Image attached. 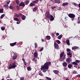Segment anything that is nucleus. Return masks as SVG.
<instances>
[{
	"instance_id": "nucleus-38",
	"label": "nucleus",
	"mask_w": 80,
	"mask_h": 80,
	"mask_svg": "<svg viewBox=\"0 0 80 80\" xmlns=\"http://www.w3.org/2000/svg\"><path fill=\"white\" fill-rule=\"evenodd\" d=\"M37 10V7H35L33 8V10Z\"/></svg>"
},
{
	"instance_id": "nucleus-9",
	"label": "nucleus",
	"mask_w": 80,
	"mask_h": 80,
	"mask_svg": "<svg viewBox=\"0 0 80 80\" xmlns=\"http://www.w3.org/2000/svg\"><path fill=\"white\" fill-rule=\"evenodd\" d=\"M54 46L55 48L56 49H59V48L58 47V45L56 43V42H54Z\"/></svg>"
},
{
	"instance_id": "nucleus-6",
	"label": "nucleus",
	"mask_w": 80,
	"mask_h": 80,
	"mask_svg": "<svg viewBox=\"0 0 80 80\" xmlns=\"http://www.w3.org/2000/svg\"><path fill=\"white\" fill-rule=\"evenodd\" d=\"M80 62V60H76L75 61V62H72L73 65H78V63Z\"/></svg>"
},
{
	"instance_id": "nucleus-63",
	"label": "nucleus",
	"mask_w": 80,
	"mask_h": 80,
	"mask_svg": "<svg viewBox=\"0 0 80 80\" xmlns=\"http://www.w3.org/2000/svg\"><path fill=\"white\" fill-rule=\"evenodd\" d=\"M10 78V77L9 76V75H8V77H7V78Z\"/></svg>"
},
{
	"instance_id": "nucleus-49",
	"label": "nucleus",
	"mask_w": 80,
	"mask_h": 80,
	"mask_svg": "<svg viewBox=\"0 0 80 80\" xmlns=\"http://www.w3.org/2000/svg\"><path fill=\"white\" fill-rule=\"evenodd\" d=\"M18 15H19V16H22V14L21 13H19L18 14Z\"/></svg>"
},
{
	"instance_id": "nucleus-12",
	"label": "nucleus",
	"mask_w": 80,
	"mask_h": 80,
	"mask_svg": "<svg viewBox=\"0 0 80 80\" xmlns=\"http://www.w3.org/2000/svg\"><path fill=\"white\" fill-rule=\"evenodd\" d=\"M62 65L64 67H66L67 66V63L66 62H63L62 63Z\"/></svg>"
},
{
	"instance_id": "nucleus-45",
	"label": "nucleus",
	"mask_w": 80,
	"mask_h": 80,
	"mask_svg": "<svg viewBox=\"0 0 80 80\" xmlns=\"http://www.w3.org/2000/svg\"><path fill=\"white\" fill-rule=\"evenodd\" d=\"M51 36H52V37H53V38H54V34L53 33H52L51 34Z\"/></svg>"
},
{
	"instance_id": "nucleus-34",
	"label": "nucleus",
	"mask_w": 80,
	"mask_h": 80,
	"mask_svg": "<svg viewBox=\"0 0 80 80\" xmlns=\"http://www.w3.org/2000/svg\"><path fill=\"white\" fill-rule=\"evenodd\" d=\"M5 27H2L1 28V29L2 30V31L5 30Z\"/></svg>"
},
{
	"instance_id": "nucleus-36",
	"label": "nucleus",
	"mask_w": 80,
	"mask_h": 80,
	"mask_svg": "<svg viewBox=\"0 0 80 80\" xmlns=\"http://www.w3.org/2000/svg\"><path fill=\"white\" fill-rule=\"evenodd\" d=\"M9 8L10 9H13V6H10Z\"/></svg>"
},
{
	"instance_id": "nucleus-43",
	"label": "nucleus",
	"mask_w": 80,
	"mask_h": 80,
	"mask_svg": "<svg viewBox=\"0 0 80 80\" xmlns=\"http://www.w3.org/2000/svg\"><path fill=\"white\" fill-rule=\"evenodd\" d=\"M67 52H71V50L70 49H68L67 50Z\"/></svg>"
},
{
	"instance_id": "nucleus-33",
	"label": "nucleus",
	"mask_w": 80,
	"mask_h": 80,
	"mask_svg": "<svg viewBox=\"0 0 80 80\" xmlns=\"http://www.w3.org/2000/svg\"><path fill=\"white\" fill-rule=\"evenodd\" d=\"M39 75H40V76H42V77H43V75L42 74V72H40L39 73Z\"/></svg>"
},
{
	"instance_id": "nucleus-8",
	"label": "nucleus",
	"mask_w": 80,
	"mask_h": 80,
	"mask_svg": "<svg viewBox=\"0 0 80 80\" xmlns=\"http://www.w3.org/2000/svg\"><path fill=\"white\" fill-rule=\"evenodd\" d=\"M19 7H21L22 6V7H24L25 6V3L23 2H21L19 4Z\"/></svg>"
},
{
	"instance_id": "nucleus-41",
	"label": "nucleus",
	"mask_w": 80,
	"mask_h": 80,
	"mask_svg": "<svg viewBox=\"0 0 80 80\" xmlns=\"http://www.w3.org/2000/svg\"><path fill=\"white\" fill-rule=\"evenodd\" d=\"M16 8L17 9V10H19L20 9V8L19 6H17Z\"/></svg>"
},
{
	"instance_id": "nucleus-23",
	"label": "nucleus",
	"mask_w": 80,
	"mask_h": 80,
	"mask_svg": "<svg viewBox=\"0 0 80 80\" xmlns=\"http://www.w3.org/2000/svg\"><path fill=\"white\" fill-rule=\"evenodd\" d=\"M68 67L69 68H71L72 67V65L71 64H68Z\"/></svg>"
},
{
	"instance_id": "nucleus-32",
	"label": "nucleus",
	"mask_w": 80,
	"mask_h": 80,
	"mask_svg": "<svg viewBox=\"0 0 80 80\" xmlns=\"http://www.w3.org/2000/svg\"><path fill=\"white\" fill-rule=\"evenodd\" d=\"M56 42H57L58 44H60V41L59 40H57L56 41Z\"/></svg>"
},
{
	"instance_id": "nucleus-27",
	"label": "nucleus",
	"mask_w": 80,
	"mask_h": 80,
	"mask_svg": "<svg viewBox=\"0 0 80 80\" xmlns=\"http://www.w3.org/2000/svg\"><path fill=\"white\" fill-rule=\"evenodd\" d=\"M3 7H6V8H8V4H5L3 5Z\"/></svg>"
},
{
	"instance_id": "nucleus-1",
	"label": "nucleus",
	"mask_w": 80,
	"mask_h": 80,
	"mask_svg": "<svg viewBox=\"0 0 80 80\" xmlns=\"http://www.w3.org/2000/svg\"><path fill=\"white\" fill-rule=\"evenodd\" d=\"M51 64V62H46L44 63L43 66H41V70H43V72H47V70L48 69L49 66H50Z\"/></svg>"
},
{
	"instance_id": "nucleus-37",
	"label": "nucleus",
	"mask_w": 80,
	"mask_h": 80,
	"mask_svg": "<svg viewBox=\"0 0 80 80\" xmlns=\"http://www.w3.org/2000/svg\"><path fill=\"white\" fill-rule=\"evenodd\" d=\"M16 2L17 4H19V0H16Z\"/></svg>"
},
{
	"instance_id": "nucleus-59",
	"label": "nucleus",
	"mask_w": 80,
	"mask_h": 80,
	"mask_svg": "<svg viewBox=\"0 0 80 80\" xmlns=\"http://www.w3.org/2000/svg\"><path fill=\"white\" fill-rule=\"evenodd\" d=\"M6 3H7V4H9V3H9V2H8V1L6 2Z\"/></svg>"
},
{
	"instance_id": "nucleus-3",
	"label": "nucleus",
	"mask_w": 80,
	"mask_h": 80,
	"mask_svg": "<svg viewBox=\"0 0 80 80\" xmlns=\"http://www.w3.org/2000/svg\"><path fill=\"white\" fill-rule=\"evenodd\" d=\"M38 0H36L32 2V3L31 2L29 5V7H33V6H35V4L38 3Z\"/></svg>"
},
{
	"instance_id": "nucleus-35",
	"label": "nucleus",
	"mask_w": 80,
	"mask_h": 80,
	"mask_svg": "<svg viewBox=\"0 0 80 80\" xmlns=\"http://www.w3.org/2000/svg\"><path fill=\"white\" fill-rule=\"evenodd\" d=\"M51 8L52 9H54V8H56V7L55 6H52L51 7Z\"/></svg>"
},
{
	"instance_id": "nucleus-40",
	"label": "nucleus",
	"mask_w": 80,
	"mask_h": 80,
	"mask_svg": "<svg viewBox=\"0 0 80 80\" xmlns=\"http://www.w3.org/2000/svg\"><path fill=\"white\" fill-rule=\"evenodd\" d=\"M58 0H55L54 2H55L56 3H58Z\"/></svg>"
},
{
	"instance_id": "nucleus-24",
	"label": "nucleus",
	"mask_w": 80,
	"mask_h": 80,
	"mask_svg": "<svg viewBox=\"0 0 80 80\" xmlns=\"http://www.w3.org/2000/svg\"><path fill=\"white\" fill-rule=\"evenodd\" d=\"M27 69L29 71H30L32 70V68L30 67H27Z\"/></svg>"
},
{
	"instance_id": "nucleus-39",
	"label": "nucleus",
	"mask_w": 80,
	"mask_h": 80,
	"mask_svg": "<svg viewBox=\"0 0 80 80\" xmlns=\"http://www.w3.org/2000/svg\"><path fill=\"white\" fill-rule=\"evenodd\" d=\"M43 47H42L41 48V49L40 50V52H42L43 50Z\"/></svg>"
},
{
	"instance_id": "nucleus-61",
	"label": "nucleus",
	"mask_w": 80,
	"mask_h": 80,
	"mask_svg": "<svg viewBox=\"0 0 80 80\" xmlns=\"http://www.w3.org/2000/svg\"><path fill=\"white\" fill-rule=\"evenodd\" d=\"M20 23V22H17V24H19Z\"/></svg>"
},
{
	"instance_id": "nucleus-28",
	"label": "nucleus",
	"mask_w": 80,
	"mask_h": 80,
	"mask_svg": "<svg viewBox=\"0 0 80 80\" xmlns=\"http://www.w3.org/2000/svg\"><path fill=\"white\" fill-rule=\"evenodd\" d=\"M46 38L47 40H50V36H47L46 37Z\"/></svg>"
},
{
	"instance_id": "nucleus-47",
	"label": "nucleus",
	"mask_w": 80,
	"mask_h": 80,
	"mask_svg": "<svg viewBox=\"0 0 80 80\" xmlns=\"http://www.w3.org/2000/svg\"><path fill=\"white\" fill-rule=\"evenodd\" d=\"M61 3V1H60V0H58V3Z\"/></svg>"
},
{
	"instance_id": "nucleus-17",
	"label": "nucleus",
	"mask_w": 80,
	"mask_h": 80,
	"mask_svg": "<svg viewBox=\"0 0 80 80\" xmlns=\"http://www.w3.org/2000/svg\"><path fill=\"white\" fill-rule=\"evenodd\" d=\"M65 52H62V53L60 54V58H62V57L64 56V54Z\"/></svg>"
},
{
	"instance_id": "nucleus-48",
	"label": "nucleus",
	"mask_w": 80,
	"mask_h": 80,
	"mask_svg": "<svg viewBox=\"0 0 80 80\" xmlns=\"http://www.w3.org/2000/svg\"><path fill=\"white\" fill-rule=\"evenodd\" d=\"M19 44H20V45H22L23 44V42H20L19 43Z\"/></svg>"
},
{
	"instance_id": "nucleus-29",
	"label": "nucleus",
	"mask_w": 80,
	"mask_h": 80,
	"mask_svg": "<svg viewBox=\"0 0 80 80\" xmlns=\"http://www.w3.org/2000/svg\"><path fill=\"white\" fill-rule=\"evenodd\" d=\"M4 16H5V14H3L1 15L0 17L1 19H2V18H3Z\"/></svg>"
},
{
	"instance_id": "nucleus-2",
	"label": "nucleus",
	"mask_w": 80,
	"mask_h": 80,
	"mask_svg": "<svg viewBox=\"0 0 80 80\" xmlns=\"http://www.w3.org/2000/svg\"><path fill=\"white\" fill-rule=\"evenodd\" d=\"M15 67H16V62H14L9 65V69L15 68Z\"/></svg>"
},
{
	"instance_id": "nucleus-5",
	"label": "nucleus",
	"mask_w": 80,
	"mask_h": 80,
	"mask_svg": "<svg viewBox=\"0 0 80 80\" xmlns=\"http://www.w3.org/2000/svg\"><path fill=\"white\" fill-rule=\"evenodd\" d=\"M51 16V15L50 14V12H47L45 13V16L46 18L48 19H50V17Z\"/></svg>"
},
{
	"instance_id": "nucleus-42",
	"label": "nucleus",
	"mask_w": 80,
	"mask_h": 80,
	"mask_svg": "<svg viewBox=\"0 0 80 80\" xmlns=\"http://www.w3.org/2000/svg\"><path fill=\"white\" fill-rule=\"evenodd\" d=\"M24 80V77H22L20 78V80Z\"/></svg>"
},
{
	"instance_id": "nucleus-13",
	"label": "nucleus",
	"mask_w": 80,
	"mask_h": 80,
	"mask_svg": "<svg viewBox=\"0 0 80 80\" xmlns=\"http://www.w3.org/2000/svg\"><path fill=\"white\" fill-rule=\"evenodd\" d=\"M17 44V42H15L13 43H10V45L11 47H13V46H15L16 44Z\"/></svg>"
},
{
	"instance_id": "nucleus-44",
	"label": "nucleus",
	"mask_w": 80,
	"mask_h": 80,
	"mask_svg": "<svg viewBox=\"0 0 80 80\" xmlns=\"http://www.w3.org/2000/svg\"><path fill=\"white\" fill-rule=\"evenodd\" d=\"M66 57V55H64V57H63V60H65V57Z\"/></svg>"
},
{
	"instance_id": "nucleus-7",
	"label": "nucleus",
	"mask_w": 80,
	"mask_h": 80,
	"mask_svg": "<svg viewBox=\"0 0 80 80\" xmlns=\"http://www.w3.org/2000/svg\"><path fill=\"white\" fill-rule=\"evenodd\" d=\"M66 61L68 64H70V62H72V60L71 58H68L66 59Z\"/></svg>"
},
{
	"instance_id": "nucleus-30",
	"label": "nucleus",
	"mask_w": 80,
	"mask_h": 80,
	"mask_svg": "<svg viewBox=\"0 0 80 80\" xmlns=\"http://www.w3.org/2000/svg\"><path fill=\"white\" fill-rule=\"evenodd\" d=\"M34 45H35V48H37V47H38V45H37V43H35L34 44Z\"/></svg>"
},
{
	"instance_id": "nucleus-31",
	"label": "nucleus",
	"mask_w": 80,
	"mask_h": 80,
	"mask_svg": "<svg viewBox=\"0 0 80 80\" xmlns=\"http://www.w3.org/2000/svg\"><path fill=\"white\" fill-rule=\"evenodd\" d=\"M77 72L76 71L74 70L73 71L72 74H77Z\"/></svg>"
},
{
	"instance_id": "nucleus-4",
	"label": "nucleus",
	"mask_w": 80,
	"mask_h": 80,
	"mask_svg": "<svg viewBox=\"0 0 80 80\" xmlns=\"http://www.w3.org/2000/svg\"><path fill=\"white\" fill-rule=\"evenodd\" d=\"M68 16L70 18H72V21H73L74 19H75V15L74 14L70 13L68 15Z\"/></svg>"
},
{
	"instance_id": "nucleus-52",
	"label": "nucleus",
	"mask_w": 80,
	"mask_h": 80,
	"mask_svg": "<svg viewBox=\"0 0 80 80\" xmlns=\"http://www.w3.org/2000/svg\"><path fill=\"white\" fill-rule=\"evenodd\" d=\"M56 35H57V36H58V35H59V33L57 32Z\"/></svg>"
},
{
	"instance_id": "nucleus-14",
	"label": "nucleus",
	"mask_w": 80,
	"mask_h": 80,
	"mask_svg": "<svg viewBox=\"0 0 80 80\" xmlns=\"http://www.w3.org/2000/svg\"><path fill=\"white\" fill-rule=\"evenodd\" d=\"M79 47L77 46H73L72 48V50H75L76 49H78Z\"/></svg>"
},
{
	"instance_id": "nucleus-18",
	"label": "nucleus",
	"mask_w": 80,
	"mask_h": 80,
	"mask_svg": "<svg viewBox=\"0 0 80 80\" xmlns=\"http://www.w3.org/2000/svg\"><path fill=\"white\" fill-rule=\"evenodd\" d=\"M50 18V20L51 21H53V20H54V18H53V16H52V15H51L49 19Z\"/></svg>"
},
{
	"instance_id": "nucleus-26",
	"label": "nucleus",
	"mask_w": 80,
	"mask_h": 80,
	"mask_svg": "<svg viewBox=\"0 0 80 80\" xmlns=\"http://www.w3.org/2000/svg\"><path fill=\"white\" fill-rule=\"evenodd\" d=\"M62 38V35H60L58 36V39H59V40H60V39H61Z\"/></svg>"
},
{
	"instance_id": "nucleus-19",
	"label": "nucleus",
	"mask_w": 80,
	"mask_h": 80,
	"mask_svg": "<svg viewBox=\"0 0 80 80\" xmlns=\"http://www.w3.org/2000/svg\"><path fill=\"white\" fill-rule=\"evenodd\" d=\"M53 72L55 74H57L59 72V71H58L57 70H54L53 71Z\"/></svg>"
},
{
	"instance_id": "nucleus-15",
	"label": "nucleus",
	"mask_w": 80,
	"mask_h": 80,
	"mask_svg": "<svg viewBox=\"0 0 80 80\" xmlns=\"http://www.w3.org/2000/svg\"><path fill=\"white\" fill-rule=\"evenodd\" d=\"M29 2L30 1L28 0H26L24 2L25 5H28V4L29 3Z\"/></svg>"
},
{
	"instance_id": "nucleus-11",
	"label": "nucleus",
	"mask_w": 80,
	"mask_h": 80,
	"mask_svg": "<svg viewBox=\"0 0 80 80\" xmlns=\"http://www.w3.org/2000/svg\"><path fill=\"white\" fill-rule=\"evenodd\" d=\"M33 57L35 58H37V57H38V53L36 52H34L33 54Z\"/></svg>"
},
{
	"instance_id": "nucleus-20",
	"label": "nucleus",
	"mask_w": 80,
	"mask_h": 80,
	"mask_svg": "<svg viewBox=\"0 0 80 80\" xmlns=\"http://www.w3.org/2000/svg\"><path fill=\"white\" fill-rule=\"evenodd\" d=\"M66 43L68 45H70V40L68 39L66 40Z\"/></svg>"
},
{
	"instance_id": "nucleus-54",
	"label": "nucleus",
	"mask_w": 80,
	"mask_h": 80,
	"mask_svg": "<svg viewBox=\"0 0 80 80\" xmlns=\"http://www.w3.org/2000/svg\"><path fill=\"white\" fill-rule=\"evenodd\" d=\"M77 23H78V24L80 23V20H79V21L77 22Z\"/></svg>"
},
{
	"instance_id": "nucleus-22",
	"label": "nucleus",
	"mask_w": 80,
	"mask_h": 80,
	"mask_svg": "<svg viewBox=\"0 0 80 80\" xmlns=\"http://www.w3.org/2000/svg\"><path fill=\"white\" fill-rule=\"evenodd\" d=\"M68 5V2H66L63 3L62 4V6H65V5Z\"/></svg>"
},
{
	"instance_id": "nucleus-50",
	"label": "nucleus",
	"mask_w": 80,
	"mask_h": 80,
	"mask_svg": "<svg viewBox=\"0 0 80 80\" xmlns=\"http://www.w3.org/2000/svg\"><path fill=\"white\" fill-rule=\"evenodd\" d=\"M0 13H3V10H0Z\"/></svg>"
},
{
	"instance_id": "nucleus-10",
	"label": "nucleus",
	"mask_w": 80,
	"mask_h": 80,
	"mask_svg": "<svg viewBox=\"0 0 80 80\" xmlns=\"http://www.w3.org/2000/svg\"><path fill=\"white\" fill-rule=\"evenodd\" d=\"M17 58V55L15 53H14L13 56L12 57V59L13 60H15Z\"/></svg>"
},
{
	"instance_id": "nucleus-16",
	"label": "nucleus",
	"mask_w": 80,
	"mask_h": 80,
	"mask_svg": "<svg viewBox=\"0 0 80 80\" xmlns=\"http://www.w3.org/2000/svg\"><path fill=\"white\" fill-rule=\"evenodd\" d=\"M67 55L68 56H69V57L70 58H72V54L70 52H69L67 53Z\"/></svg>"
},
{
	"instance_id": "nucleus-56",
	"label": "nucleus",
	"mask_w": 80,
	"mask_h": 80,
	"mask_svg": "<svg viewBox=\"0 0 80 80\" xmlns=\"http://www.w3.org/2000/svg\"><path fill=\"white\" fill-rule=\"evenodd\" d=\"M22 60L23 61V62H25V59L22 58Z\"/></svg>"
},
{
	"instance_id": "nucleus-58",
	"label": "nucleus",
	"mask_w": 80,
	"mask_h": 80,
	"mask_svg": "<svg viewBox=\"0 0 80 80\" xmlns=\"http://www.w3.org/2000/svg\"><path fill=\"white\" fill-rule=\"evenodd\" d=\"M77 77H78V78H80V75L77 76Z\"/></svg>"
},
{
	"instance_id": "nucleus-60",
	"label": "nucleus",
	"mask_w": 80,
	"mask_h": 80,
	"mask_svg": "<svg viewBox=\"0 0 80 80\" xmlns=\"http://www.w3.org/2000/svg\"><path fill=\"white\" fill-rule=\"evenodd\" d=\"M64 19L65 20H67V17H66L64 18Z\"/></svg>"
},
{
	"instance_id": "nucleus-57",
	"label": "nucleus",
	"mask_w": 80,
	"mask_h": 80,
	"mask_svg": "<svg viewBox=\"0 0 80 80\" xmlns=\"http://www.w3.org/2000/svg\"><path fill=\"white\" fill-rule=\"evenodd\" d=\"M79 10H80V3L79 4Z\"/></svg>"
},
{
	"instance_id": "nucleus-25",
	"label": "nucleus",
	"mask_w": 80,
	"mask_h": 80,
	"mask_svg": "<svg viewBox=\"0 0 80 80\" xmlns=\"http://www.w3.org/2000/svg\"><path fill=\"white\" fill-rule=\"evenodd\" d=\"M14 20L15 21H17V22H19V19H18V18H15L14 19Z\"/></svg>"
},
{
	"instance_id": "nucleus-53",
	"label": "nucleus",
	"mask_w": 80,
	"mask_h": 80,
	"mask_svg": "<svg viewBox=\"0 0 80 80\" xmlns=\"http://www.w3.org/2000/svg\"><path fill=\"white\" fill-rule=\"evenodd\" d=\"M74 67H75V68H77V66L75 65H74Z\"/></svg>"
},
{
	"instance_id": "nucleus-64",
	"label": "nucleus",
	"mask_w": 80,
	"mask_h": 80,
	"mask_svg": "<svg viewBox=\"0 0 80 80\" xmlns=\"http://www.w3.org/2000/svg\"><path fill=\"white\" fill-rule=\"evenodd\" d=\"M65 80H69V79H68V78H67L65 79Z\"/></svg>"
},
{
	"instance_id": "nucleus-21",
	"label": "nucleus",
	"mask_w": 80,
	"mask_h": 80,
	"mask_svg": "<svg viewBox=\"0 0 80 80\" xmlns=\"http://www.w3.org/2000/svg\"><path fill=\"white\" fill-rule=\"evenodd\" d=\"M22 18L23 20H25L26 18V16L24 15H22Z\"/></svg>"
},
{
	"instance_id": "nucleus-46",
	"label": "nucleus",
	"mask_w": 80,
	"mask_h": 80,
	"mask_svg": "<svg viewBox=\"0 0 80 80\" xmlns=\"http://www.w3.org/2000/svg\"><path fill=\"white\" fill-rule=\"evenodd\" d=\"M23 62H24V65H27V62H26L24 61Z\"/></svg>"
},
{
	"instance_id": "nucleus-62",
	"label": "nucleus",
	"mask_w": 80,
	"mask_h": 80,
	"mask_svg": "<svg viewBox=\"0 0 80 80\" xmlns=\"http://www.w3.org/2000/svg\"><path fill=\"white\" fill-rule=\"evenodd\" d=\"M42 42H44V39H42Z\"/></svg>"
},
{
	"instance_id": "nucleus-55",
	"label": "nucleus",
	"mask_w": 80,
	"mask_h": 80,
	"mask_svg": "<svg viewBox=\"0 0 80 80\" xmlns=\"http://www.w3.org/2000/svg\"><path fill=\"white\" fill-rule=\"evenodd\" d=\"M64 70H67V68L65 67L64 68Z\"/></svg>"
},
{
	"instance_id": "nucleus-51",
	"label": "nucleus",
	"mask_w": 80,
	"mask_h": 80,
	"mask_svg": "<svg viewBox=\"0 0 80 80\" xmlns=\"http://www.w3.org/2000/svg\"><path fill=\"white\" fill-rule=\"evenodd\" d=\"M16 17L18 18V17H19V15H18V14H16Z\"/></svg>"
}]
</instances>
